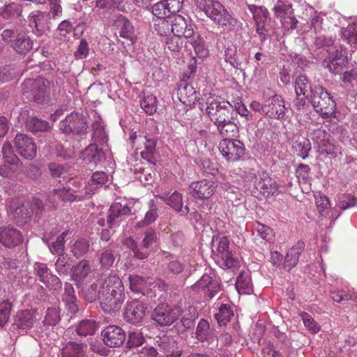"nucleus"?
<instances>
[{"mask_svg": "<svg viewBox=\"0 0 357 357\" xmlns=\"http://www.w3.org/2000/svg\"><path fill=\"white\" fill-rule=\"evenodd\" d=\"M310 99L317 113L324 119L334 115L336 103L331 94L321 86H314L311 89Z\"/></svg>", "mask_w": 357, "mask_h": 357, "instance_id": "3", "label": "nucleus"}, {"mask_svg": "<svg viewBox=\"0 0 357 357\" xmlns=\"http://www.w3.org/2000/svg\"><path fill=\"white\" fill-rule=\"evenodd\" d=\"M12 310V304L8 301L0 302V328H2L8 323L10 311Z\"/></svg>", "mask_w": 357, "mask_h": 357, "instance_id": "58", "label": "nucleus"}, {"mask_svg": "<svg viewBox=\"0 0 357 357\" xmlns=\"http://www.w3.org/2000/svg\"><path fill=\"white\" fill-rule=\"evenodd\" d=\"M212 255L219 266L223 269L235 268L238 261L229 250V241L227 236H213L211 241Z\"/></svg>", "mask_w": 357, "mask_h": 357, "instance_id": "1", "label": "nucleus"}, {"mask_svg": "<svg viewBox=\"0 0 357 357\" xmlns=\"http://www.w3.org/2000/svg\"><path fill=\"white\" fill-rule=\"evenodd\" d=\"M51 18L46 12L34 10L28 16V22L29 25L36 29L38 35H41L49 29V23Z\"/></svg>", "mask_w": 357, "mask_h": 357, "instance_id": "26", "label": "nucleus"}, {"mask_svg": "<svg viewBox=\"0 0 357 357\" xmlns=\"http://www.w3.org/2000/svg\"><path fill=\"white\" fill-rule=\"evenodd\" d=\"M60 130L66 134L84 135L87 131L86 118L77 112H72L59 123Z\"/></svg>", "mask_w": 357, "mask_h": 357, "instance_id": "8", "label": "nucleus"}, {"mask_svg": "<svg viewBox=\"0 0 357 357\" xmlns=\"http://www.w3.org/2000/svg\"><path fill=\"white\" fill-rule=\"evenodd\" d=\"M91 272V266L89 261L82 259L77 264L73 266L70 273L71 280L75 281L77 284L82 282Z\"/></svg>", "mask_w": 357, "mask_h": 357, "instance_id": "31", "label": "nucleus"}, {"mask_svg": "<svg viewBox=\"0 0 357 357\" xmlns=\"http://www.w3.org/2000/svg\"><path fill=\"white\" fill-rule=\"evenodd\" d=\"M89 241L85 238L77 240L70 247V252L77 258H81L86 255L90 250Z\"/></svg>", "mask_w": 357, "mask_h": 357, "instance_id": "42", "label": "nucleus"}, {"mask_svg": "<svg viewBox=\"0 0 357 357\" xmlns=\"http://www.w3.org/2000/svg\"><path fill=\"white\" fill-rule=\"evenodd\" d=\"M233 316V311L231 310L230 305L227 304H221L218 312L215 314V317L220 326L226 325Z\"/></svg>", "mask_w": 357, "mask_h": 357, "instance_id": "49", "label": "nucleus"}, {"mask_svg": "<svg viewBox=\"0 0 357 357\" xmlns=\"http://www.w3.org/2000/svg\"><path fill=\"white\" fill-rule=\"evenodd\" d=\"M273 10L275 16L280 19L285 17L290 14H293L291 5L286 3L281 0L277 1Z\"/></svg>", "mask_w": 357, "mask_h": 357, "instance_id": "54", "label": "nucleus"}, {"mask_svg": "<svg viewBox=\"0 0 357 357\" xmlns=\"http://www.w3.org/2000/svg\"><path fill=\"white\" fill-rule=\"evenodd\" d=\"M229 102L212 100L206 107V113L216 126L233 119V111Z\"/></svg>", "mask_w": 357, "mask_h": 357, "instance_id": "7", "label": "nucleus"}, {"mask_svg": "<svg viewBox=\"0 0 357 357\" xmlns=\"http://www.w3.org/2000/svg\"><path fill=\"white\" fill-rule=\"evenodd\" d=\"M12 47L18 54H26L33 48V41L26 35H19L13 41Z\"/></svg>", "mask_w": 357, "mask_h": 357, "instance_id": "39", "label": "nucleus"}, {"mask_svg": "<svg viewBox=\"0 0 357 357\" xmlns=\"http://www.w3.org/2000/svg\"><path fill=\"white\" fill-rule=\"evenodd\" d=\"M101 337L105 345L110 348L119 347L126 340V331L116 325L106 326L101 331Z\"/></svg>", "mask_w": 357, "mask_h": 357, "instance_id": "12", "label": "nucleus"}, {"mask_svg": "<svg viewBox=\"0 0 357 357\" xmlns=\"http://www.w3.org/2000/svg\"><path fill=\"white\" fill-rule=\"evenodd\" d=\"M130 214H131V208L128 205H123L119 202L113 203L109 207L107 216V224L109 228L117 227L123 218Z\"/></svg>", "mask_w": 357, "mask_h": 357, "instance_id": "20", "label": "nucleus"}, {"mask_svg": "<svg viewBox=\"0 0 357 357\" xmlns=\"http://www.w3.org/2000/svg\"><path fill=\"white\" fill-rule=\"evenodd\" d=\"M217 186L216 182L211 180L193 182L190 185V193L195 199H208L214 194Z\"/></svg>", "mask_w": 357, "mask_h": 357, "instance_id": "19", "label": "nucleus"}, {"mask_svg": "<svg viewBox=\"0 0 357 357\" xmlns=\"http://www.w3.org/2000/svg\"><path fill=\"white\" fill-rule=\"evenodd\" d=\"M36 321V316L33 310H20L13 317L12 326L14 330H22L24 331L31 328Z\"/></svg>", "mask_w": 357, "mask_h": 357, "instance_id": "21", "label": "nucleus"}, {"mask_svg": "<svg viewBox=\"0 0 357 357\" xmlns=\"http://www.w3.org/2000/svg\"><path fill=\"white\" fill-rule=\"evenodd\" d=\"M198 318V313L195 307L190 306L187 311L183 312V314L178 321L174 325V328L179 334L185 333L188 330L194 328L195 320Z\"/></svg>", "mask_w": 357, "mask_h": 357, "instance_id": "25", "label": "nucleus"}, {"mask_svg": "<svg viewBox=\"0 0 357 357\" xmlns=\"http://www.w3.org/2000/svg\"><path fill=\"white\" fill-rule=\"evenodd\" d=\"M117 254L112 248L103 250L98 255V261L102 269L109 270L114 264Z\"/></svg>", "mask_w": 357, "mask_h": 357, "instance_id": "41", "label": "nucleus"}, {"mask_svg": "<svg viewBox=\"0 0 357 357\" xmlns=\"http://www.w3.org/2000/svg\"><path fill=\"white\" fill-rule=\"evenodd\" d=\"M130 289L134 292H141L145 287L146 280L137 275H130L128 277Z\"/></svg>", "mask_w": 357, "mask_h": 357, "instance_id": "59", "label": "nucleus"}, {"mask_svg": "<svg viewBox=\"0 0 357 357\" xmlns=\"http://www.w3.org/2000/svg\"><path fill=\"white\" fill-rule=\"evenodd\" d=\"M34 273L50 290L60 291L62 282L60 278L50 271L46 264L36 262L33 265Z\"/></svg>", "mask_w": 357, "mask_h": 357, "instance_id": "10", "label": "nucleus"}, {"mask_svg": "<svg viewBox=\"0 0 357 357\" xmlns=\"http://www.w3.org/2000/svg\"><path fill=\"white\" fill-rule=\"evenodd\" d=\"M116 24L120 29V37L124 38L128 45H132L134 44L136 37L132 23L128 19L121 15L116 20Z\"/></svg>", "mask_w": 357, "mask_h": 357, "instance_id": "29", "label": "nucleus"}, {"mask_svg": "<svg viewBox=\"0 0 357 357\" xmlns=\"http://www.w3.org/2000/svg\"><path fill=\"white\" fill-rule=\"evenodd\" d=\"M63 301L69 312L75 314L78 312L77 298L75 294V289L72 284L69 282L64 283V293L63 294Z\"/></svg>", "mask_w": 357, "mask_h": 357, "instance_id": "33", "label": "nucleus"}, {"mask_svg": "<svg viewBox=\"0 0 357 357\" xmlns=\"http://www.w3.org/2000/svg\"><path fill=\"white\" fill-rule=\"evenodd\" d=\"M342 34L347 43L356 46L357 45V23L348 25Z\"/></svg>", "mask_w": 357, "mask_h": 357, "instance_id": "62", "label": "nucleus"}, {"mask_svg": "<svg viewBox=\"0 0 357 357\" xmlns=\"http://www.w3.org/2000/svg\"><path fill=\"white\" fill-rule=\"evenodd\" d=\"M225 61L236 69H241L243 61L241 60L237 54L236 47L234 45L227 47L225 50Z\"/></svg>", "mask_w": 357, "mask_h": 357, "instance_id": "46", "label": "nucleus"}, {"mask_svg": "<svg viewBox=\"0 0 357 357\" xmlns=\"http://www.w3.org/2000/svg\"><path fill=\"white\" fill-rule=\"evenodd\" d=\"M98 325L94 320L84 319L82 320L76 327L77 333L81 336H87L93 335Z\"/></svg>", "mask_w": 357, "mask_h": 357, "instance_id": "45", "label": "nucleus"}, {"mask_svg": "<svg viewBox=\"0 0 357 357\" xmlns=\"http://www.w3.org/2000/svg\"><path fill=\"white\" fill-rule=\"evenodd\" d=\"M184 40L182 37L174 35L170 38H167L165 46L172 52H178L183 47Z\"/></svg>", "mask_w": 357, "mask_h": 357, "instance_id": "64", "label": "nucleus"}, {"mask_svg": "<svg viewBox=\"0 0 357 357\" xmlns=\"http://www.w3.org/2000/svg\"><path fill=\"white\" fill-rule=\"evenodd\" d=\"M101 290H112L114 294H124V287L121 279L116 275H109L103 282Z\"/></svg>", "mask_w": 357, "mask_h": 357, "instance_id": "37", "label": "nucleus"}, {"mask_svg": "<svg viewBox=\"0 0 357 357\" xmlns=\"http://www.w3.org/2000/svg\"><path fill=\"white\" fill-rule=\"evenodd\" d=\"M220 135L225 139H229L236 137L238 132L237 125L231 120L227 121V123H221L217 126Z\"/></svg>", "mask_w": 357, "mask_h": 357, "instance_id": "47", "label": "nucleus"}, {"mask_svg": "<svg viewBox=\"0 0 357 357\" xmlns=\"http://www.w3.org/2000/svg\"><path fill=\"white\" fill-rule=\"evenodd\" d=\"M154 158H130V160H128V163L130 166V169L135 173L143 172L146 165L155 163V161H153Z\"/></svg>", "mask_w": 357, "mask_h": 357, "instance_id": "48", "label": "nucleus"}, {"mask_svg": "<svg viewBox=\"0 0 357 357\" xmlns=\"http://www.w3.org/2000/svg\"><path fill=\"white\" fill-rule=\"evenodd\" d=\"M155 345L158 347L159 352L163 354V357H181L183 352L176 341L168 335L157 336Z\"/></svg>", "mask_w": 357, "mask_h": 357, "instance_id": "16", "label": "nucleus"}, {"mask_svg": "<svg viewBox=\"0 0 357 357\" xmlns=\"http://www.w3.org/2000/svg\"><path fill=\"white\" fill-rule=\"evenodd\" d=\"M304 246V242L299 241L296 245L293 246L287 251L284 258V268H287L289 271L297 264L299 255L303 250Z\"/></svg>", "mask_w": 357, "mask_h": 357, "instance_id": "36", "label": "nucleus"}, {"mask_svg": "<svg viewBox=\"0 0 357 357\" xmlns=\"http://www.w3.org/2000/svg\"><path fill=\"white\" fill-rule=\"evenodd\" d=\"M86 349L83 343L68 342L61 350V357H84Z\"/></svg>", "mask_w": 357, "mask_h": 357, "instance_id": "35", "label": "nucleus"}, {"mask_svg": "<svg viewBox=\"0 0 357 357\" xmlns=\"http://www.w3.org/2000/svg\"><path fill=\"white\" fill-rule=\"evenodd\" d=\"M182 313L181 308L160 303L154 308L151 318L160 326H170L176 321Z\"/></svg>", "mask_w": 357, "mask_h": 357, "instance_id": "6", "label": "nucleus"}, {"mask_svg": "<svg viewBox=\"0 0 357 357\" xmlns=\"http://www.w3.org/2000/svg\"><path fill=\"white\" fill-rule=\"evenodd\" d=\"M145 341L142 333L139 331L129 332L126 346L128 348H133L142 346Z\"/></svg>", "mask_w": 357, "mask_h": 357, "instance_id": "60", "label": "nucleus"}, {"mask_svg": "<svg viewBox=\"0 0 357 357\" xmlns=\"http://www.w3.org/2000/svg\"><path fill=\"white\" fill-rule=\"evenodd\" d=\"M15 144L21 156H35L36 154V145L33 139L24 134H17Z\"/></svg>", "mask_w": 357, "mask_h": 357, "instance_id": "24", "label": "nucleus"}, {"mask_svg": "<svg viewBox=\"0 0 357 357\" xmlns=\"http://www.w3.org/2000/svg\"><path fill=\"white\" fill-rule=\"evenodd\" d=\"M217 25L224 29H231L236 26L238 20L234 17L222 3L216 4L208 16Z\"/></svg>", "mask_w": 357, "mask_h": 357, "instance_id": "15", "label": "nucleus"}, {"mask_svg": "<svg viewBox=\"0 0 357 357\" xmlns=\"http://www.w3.org/2000/svg\"><path fill=\"white\" fill-rule=\"evenodd\" d=\"M59 310L56 307H49L46 311L44 325L55 326L60 320Z\"/></svg>", "mask_w": 357, "mask_h": 357, "instance_id": "63", "label": "nucleus"}, {"mask_svg": "<svg viewBox=\"0 0 357 357\" xmlns=\"http://www.w3.org/2000/svg\"><path fill=\"white\" fill-rule=\"evenodd\" d=\"M24 124L26 129L34 134L39 132H47L51 129V127L47 121L42 120L34 116H27Z\"/></svg>", "mask_w": 357, "mask_h": 357, "instance_id": "34", "label": "nucleus"}, {"mask_svg": "<svg viewBox=\"0 0 357 357\" xmlns=\"http://www.w3.org/2000/svg\"><path fill=\"white\" fill-rule=\"evenodd\" d=\"M151 12L158 19H165L172 15L164 1H160L155 3L152 6Z\"/></svg>", "mask_w": 357, "mask_h": 357, "instance_id": "61", "label": "nucleus"}, {"mask_svg": "<svg viewBox=\"0 0 357 357\" xmlns=\"http://www.w3.org/2000/svg\"><path fill=\"white\" fill-rule=\"evenodd\" d=\"M196 55L199 58H204L208 54V50L206 47L205 42L199 35L197 36L192 42Z\"/></svg>", "mask_w": 357, "mask_h": 357, "instance_id": "55", "label": "nucleus"}, {"mask_svg": "<svg viewBox=\"0 0 357 357\" xmlns=\"http://www.w3.org/2000/svg\"><path fill=\"white\" fill-rule=\"evenodd\" d=\"M236 288L239 294H250L252 291L251 279L247 275L240 274L236 281Z\"/></svg>", "mask_w": 357, "mask_h": 357, "instance_id": "50", "label": "nucleus"}, {"mask_svg": "<svg viewBox=\"0 0 357 357\" xmlns=\"http://www.w3.org/2000/svg\"><path fill=\"white\" fill-rule=\"evenodd\" d=\"M264 115L270 119H280L284 116L285 106L284 101L282 97L278 94H271L266 96L264 94Z\"/></svg>", "mask_w": 357, "mask_h": 357, "instance_id": "11", "label": "nucleus"}, {"mask_svg": "<svg viewBox=\"0 0 357 357\" xmlns=\"http://www.w3.org/2000/svg\"><path fill=\"white\" fill-rule=\"evenodd\" d=\"M54 267L56 273L61 276L70 275L73 268L70 257L66 254L60 255L55 261Z\"/></svg>", "mask_w": 357, "mask_h": 357, "instance_id": "40", "label": "nucleus"}, {"mask_svg": "<svg viewBox=\"0 0 357 357\" xmlns=\"http://www.w3.org/2000/svg\"><path fill=\"white\" fill-rule=\"evenodd\" d=\"M158 236L154 229L149 228L144 232V236L140 244L129 237L125 240L124 245L133 252L135 258L144 260L150 255L149 248L157 242Z\"/></svg>", "mask_w": 357, "mask_h": 357, "instance_id": "5", "label": "nucleus"}, {"mask_svg": "<svg viewBox=\"0 0 357 357\" xmlns=\"http://www.w3.org/2000/svg\"><path fill=\"white\" fill-rule=\"evenodd\" d=\"M100 291H101V287L100 288L97 283H93L90 286L84 287L82 289V294L86 301L92 303L97 298L100 300Z\"/></svg>", "mask_w": 357, "mask_h": 357, "instance_id": "51", "label": "nucleus"}, {"mask_svg": "<svg viewBox=\"0 0 357 357\" xmlns=\"http://www.w3.org/2000/svg\"><path fill=\"white\" fill-rule=\"evenodd\" d=\"M146 310V306L142 301L138 299L132 300L126 304L124 319L132 324H140L143 321Z\"/></svg>", "mask_w": 357, "mask_h": 357, "instance_id": "18", "label": "nucleus"}, {"mask_svg": "<svg viewBox=\"0 0 357 357\" xmlns=\"http://www.w3.org/2000/svg\"><path fill=\"white\" fill-rule=\"evenodd\" d=\"M177 96L183 105L190 107L196 104L198 100V92L192 84L181 81L177 88Z\"/></svg>", "mask_w": 357, "mask_h": 357, "instance_id": "23", "label": "nucleus"}, {"mask_svg": "<svg viewBox=\"0 0 357 357\" xmlns=\"http://www.w3.org/2000/svg\"><path fill=\"white\" fill-rule=\"evenodd\" d=\"M248 8L252 14V17L255 22H259V20H266L268 19L269 13L265 7L248 4Z\"/></svg>", "mask_w": 357, "mask_h": 357, "instance_id": "56", "label": "nucleus"}, {"mask_svg": "<svg viewBox=\"0 0 357 357\" xmlns=\"http://www.w3.org/2000/svg\"><path fill=\"white\" fill-rule=\"evenodd\" d=\"M130 140L133 147L135 148L136 155L149 156L154 154L157 144L155 139L147 138L145 135L134 132L130 136Z\"/></svg>", "mask_w": 357, "mask_h": 357, "instance_id": "14", "label": "nucleus"}, {"mask_svg": "<svg viewBox=\"0 0 357 357\" xmlns=\"http://www.w3.org/2000/svg\"><path fill=\"white\" fill-rule=\"evenodd\" d=\"M293 154L296 156H307L311 149L310 140L301 135H294L291 146Z\"/></svg>", "mask_w": 357, "mask_h": 357, "instance_id": "32", "label": "nucleus"}, {"mask_svg": "<svg viewBox=\"0 0 357 357\" xmlns=\"http://www.w3.org/2000/svg\"><path fill=\"white\" fill-rule=\"evenodd\" d=\"M99 294L100 307L106 313L119 311L125 300V294H114L112 290L110 291L101 290Z\"/></svg>", "mask_w": 357, "mask_h": 357, "instance_id": "13", "label": "nucleus"}, {"mask_svg": "<svg viewBox=\"0 0 357 357\" xmlns=\"http://www.w3.org/2000/svg\"><path fill=\"white\" fill-rule=\"evenodd\" d=\"M171 31L174 35L180 37H185L186 38H191L194 35V29L191 24H188L185 19L177 15L174 17V19L170 21Z\"/></svg>", "mask_w": 357, "mask_h": 357, "instance_id": "27", "label": "nucleus"}, {"mask_svg": "<svg viewBox=\"0 0 357 357\" xmlns=\"http://www.w3.org/2000/svg\"><path fill=\"white\" fill-rule=\"evenodd\" d=\"M157 98L155 96L144 92V96L140 101L141 107L149 115L153 114L157 109Z\"/></svg>", "mask_w": 357, "mask_h": 357, "instance_id": "44", "label": "nucleus"}, {"mask_svg": "<svg viewBox=\"0 0 357 357\" xmlns=\"http://www.w3.org/2000/svg\"><path fill=\"white\" fill-rule=\"evenodd\" d=\"M33 213L31 205L26 202L17 206L13 211V219L18 226H24L31 221Z\"/></svg>", "mask_w": 357, "mask_h": 357, "instance_id": "30", "label": "nucleus"}, {"mask_svg": "<svg viewBox=\"0 0 357 357\" xmlns=\"http://www.w3.org/2000/svg\"><path fill=\"white\" fill-rule=\"evenodd\" d=\"M50 82L43 78L24 80L22 85V93L26 98L38 103H43L50 97Z\"/></svg>", "mask_w": 357, "mask_h": 357, "instance_id": "4", "label": "nucleus"}, {"mask_svg": "<svg viewBox=\"0 0 357 357\" xmlns=\"http://www.w3.org/2000/svg\"><path fill=\"white\" fill-rule=\"evenodd\" d=\"M220 2L216 0H195V4L197 8L208 17L213 10V8L216 7V4Z\"/></svg>", "mask_w": 357, "mask_h": 357, "instance_id": "57", "label": "nucleus"}, {"mask_svg": "<svg viewBox=\"0 0 357 357\" xmlns=\"http://www.w3.org/2000/svg\"><path fill=\"white\" fill-rule=\"evenodd\" d=\"M68 231H64L62 232L57 238L56 241L52 242L49 245V248L50 252L54 255H66L64 253L65 250V238L68 235Z\"/></svg>", "mask_w": 357, "mask_h": 357, "instance_id": "52", "label": "nucleus"}, {"mask_svg": "<svg viewBox=\"0 0 357 357\" xmlns=\"http://www.w3.org/2000/svg\"><path fill=\"white\" fill-rule=\"evenodd\" d=\"M218 148L222 156H242L244 154L243 144L239 140L224 139Z\"/></svg>", "mask_w": 357, "mask_h": 357, "instance_id": "28", "label": "nucleus"}, {"mask_svg": "<svg viewBox=\"0 0 357 357\" xmlns=\"http://www.w3.org/2000/svg\"><path fill=\"white\" fill-rule=\"evenodd\" d=\"M195 291L202 289L205 291V296L212 299L220 290V283L215 277L214 273L204 274L192 287Z\"/></svg>", "mask_w": 357, "mask_h": 357, "instance_id": "17", "label": "nucleus"}, {"mask_svg": "<svg viewBox=\"0 0 357 357\" xmlns=\"http://www.w3.org/2000/svg\"><path fill=\"white\" fill-rule=\"evenodd\" d=\"M156 197L164 201L176 211H181L183 199L181 195L177 191L174 192L169 197L167 194L156 195Z\"/></svg>", "mask_w": 357, "mask_h": 357, "instance_id": "43", "label": "nucleus"}, {"mask_svg": "<svg viewBox=\"0 0 357 357\" xmlns=\"http://www.w3.org/2000/svg\"><path fill=\"white\" fill-rule=\"evenodd\" d=\"M0 242L7 248H14L22 242V235L12 225L0 227Z\"/></svg>", "mask_w": 357, "mask_h": 357, "instance_id": "22", "label": "nucleus"}, {"mask_svg": "<svg viewBox=\"0 0 357 357\" xmlns=\"http://www.w3.org/2000/svg\"><path fill=\"white\" fill-rule=\"evenodd\" d=\"M92 144L84 151L85 156H107L110 154L107 135L100 120L93 121L92 124Z\"/></svg>", "mask_w": 357, "mask_h": 357, "instance_id": "2", "label": "nucleus"}, {"mask_svg": "<svg viewBox=\"0 0 357 357\" xmlns=\"http://www.w3.org/2000/svg\"><path fill=\"white\" fill-rule=\"evenodd\" d=\"M195 338L202 343L207 349L213 350L218 346V337L215 335L214 329L210 327L208 320L201 319L195 331Z\"/></svg>", "mask_w": 357, "mask_h": 357, "instance_id": "9", "label": "nucleus"}, {"mask_svg": "<svg viewBox=\"0 0 357 357\" xmlns=\"http://www.w3.org/2000/svg\"><path fill=\"white\" fill-rule=\"evenodd\" d=\"M342 81L344 87L348 90L353 89V91H355V89H357V69L353 68L345 71L342 74Z\"/></svg>", "mask_w": 357, "mask_h": 357, "instance_id": "53", "label": "nucleus"}, {"mask_svg": "<svg viewBox=\"0 0 357 357\" xmlns=\"http://www.w3.org/2000/svg\"><path fill=\"white\" fill-rule=\"evenodd\" d=\"M313 86L310 84L305 75H299L295 82V91L298 99L302 101L309 96L308 91H311Z\"/></svg>", "mask_w": 357, "mask_h": 357, "instance_id": "38", "label": "nucleus"}]
</instances>
